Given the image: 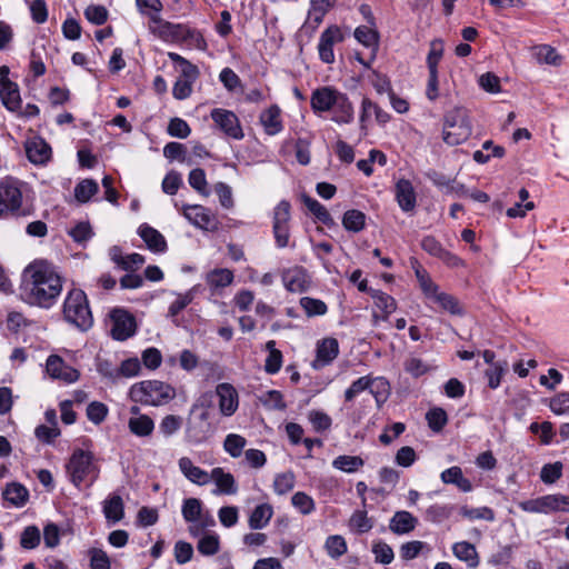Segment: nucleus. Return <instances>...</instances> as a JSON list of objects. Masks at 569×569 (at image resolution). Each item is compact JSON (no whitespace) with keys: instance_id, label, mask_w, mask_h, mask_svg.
<instances>
[{"instance_id":"nucleus-41","label":"nucleus","mask_w":569,"mask_h":569,"mask_svg":"<svg viewBox=\"0 0 569 569\" xmlns=\"http://www.w3.org/2000/svg\"><path fill=\"white\" fill-rule=\"evenodd\" d=\"M129 430L138 437L150 436L154 429V423L146 415L131 417L128 421Z\"/></svg>"},{"instance_id":"nucleus-15","label":"nucleus","mask_w":569,"mask_h":569,"mask_svg":"<svg viewBox=\"0 0 569 569\" xmlns=\"http://www.w3.org/2000/svg\"><path fill=\"white\" fill-rule=\"evenodd\" d=\"M28 160L33 164H46L52 154L50 144L41 137H32L24 143Z\"/></svg>"},{"instance_id":"nucleus-14","label":"nucleus","mask_w":569,"mask_h":569,"mask_svg":"<svg viewBox=\"0 0 569 569\" xmlns=\"http://www.w3.org/2000/svg\"><path fill=\"white\" fill-rule=\"evenodd\" d=\"M421 248L430 256L442 260L449 267L457 268L463 264L462 260L458 256L445 249L432 236H426L422 238Z\"/></svg>"},{"instance_id":"nucleus-18","label":"nucleus","mask_w":569,"mask_h":569,"mask_svg":"<svg viewBox=\"0 0 569 569\" xmlns=\"http://www.w3.org/2000/svg\"><path fill=\"white\" fill-rule=\"evenodd\" d=\"M339 353V343L335 338H325L317 343L315 368H321L333 361Z\"/></svg>"},{"instance_id":"nucleus-27","label":"nucleus","mask_w":569,"mask_h":569,"mask_svg":"<svg viewBox=\"0 0 569 569\" xmlns=\"http://www.w3.org/2000/svg\"><path fill=\"white\" fill-rule=\"evenodd\" d=\"M452 553L460 561L466 562L468 568L475 569L480 563L476 547L468 541H459L452 545Z\"/></svg>"},{"instance_id":"nucleus-12","label":"nucleus","mask_w":569,"mask_h":569,"mask_svg":"<svg viewBox=\"0 0 569 569\" xmlns=\"http://www.w3.org/2000/svg\"><path fill=\"white\" fill-rule=\"evenodd\" d=\"M187 27V24L173 23L160 18L154 19V24H149V30L166 42L181 43L184 38Z\"/></svg>"},{"instance_id":"nucleus-51","label":"nucleus","mask_w":569,"mask_h":569,"mask_svg":"<svg viewBox=\"0 0 569 569\" xmlns=\"http://www.w3.org/2000/svg\"><path fill=\"white\" fill-rule=\"evenodd\" d=\"M138 11L147 16L150 24H154V19H160V12L163 8L160 0H136Z\"/></svg>"},{"instance_id":"nucleus-33","label":"nucleus","mask_w":569,"mask_h":569,"mask_svg":"<svg viewBox=\"0 0 569 569\" xmlns=\"http://www.w3.org/2000/svg\"><path fill=\"white\" fill-rule=\"evenodd\" d=\"M273 516V508L269 503L258 505L250 513L248 525L253 530L263 529Z\"/></svg>"},{"instance_id":"nucleus-7","label":"nucleus","mask_w":569,"mask_h":569,"mask_svg":"<svg viewBox=\"0 0 569 569\" xmlns=\"http://www.w3.org/2000/svg\"><path fill=\"white\" fill-rule=\"evenodd\" d=\"M290 210L291 204L287 200H281L273 209L272 233L276 246L280 249L289 246L290 239Z\"/></svg>"},{"instance_id":"nucleus-43","label":"nucleus","mask_w":569,"mask_h":569,"mask_svg":"<svg viewBox=\"0 0 569 569\" xmlns=\"http://www.w3.org/2000/svg\"><path fill=\"white\" fill-rule=\"evenodd\" d=\"M342 226L351 232H360L366 226V214L357 209L347 210L342 217Z\"/></svg>"},{"instance_id":"nucleus-29","label":"nucleus","mask_w":569,"mask_h":569,"mask_svg":"<svg viewBox=\"0 0 569 569\" xmlns=\"http://www.w3.org/2000/svg\"><path fill=\"white\" fill-rule=\"evenodd\" d=\"M440 479L446 485H455L462 492L472 490L471 481L462 473V469L458 466L450 467L440 473Z\"/></svg>"},{"instance_id":"nucleus-6","label":"nucleus","mask_w":569,"mask_h":569,"mask_svg":"<svg viewBox=\"0 0 569 569\" xmlns=\"http://www.w3.org/2000/svg\"><path fill=\"white\" fill-rule=\"evenodd\" d=\"M67 472L71 482L76 487H80V485L88 478L94 480L98 477L99 470L93 463V456L90 451L77 449L73 451L67 463Z\"/></svg>"},{"instance_id":"nucleus-28","label":"nucleus","mask_w":569,"mask_h":569,"mask_svg":"<svg viewBox=\"0 0 569 569\" xmlns=\"http://www.w3.org/2000/svg\"><path fill=\"white\" fill-rule=\"evenodd\" d=\"M139 236L151 251L162 253L167 250V241L157 229L142 224L139 228Z\"/></svg>"},{"instance_id":"nucleus-2","label":"nucleus","mask_w":569,"mask_h":569,"mask_svg":"<svg viewBox=\"0 0 569 569\" xmlns=\"http://www.w3.org/2000/svg\"><path fill=\"white\" fill-rule=\"evenodd\" d=\"M36 213L34 193L30 186L17 178L0 180V220H24Z\"/></svg>"},{"instance_id":"nucleus-44","label":"nucleus","mask_w":569,"mask_h":569,"mask_svg":"<svg viewBox=\"0 0 569 569\" xmlns=\"http://www.w3.org/2000/svg\"><path fill=\"white\" fill-rule=\"evenodd\" d=\"M323 548L327 555L332 559H338L348 551L347 541L341 535L329 536L325 541Z\"/></svg>"},{"instance_id":"nucleus-5","label":"nucleus","mask_w":569,"mask_h":569,"mask_svg":"<svg viewBox=\"0 0 569 569\" xmlns=\"http://www.w3.org/2000/svg\"><path fill=\"white\" fill-rule=\"evenodd\" d=\"M216 403L219 405L221 415L231 416L239 406L238 393H203L193 406L192 413L206 421L211 417Z\"/></svg>"},{"instance_id":"nucleus-50","label":"nucleus","mask_w":569,"mask_h":569,"mask_svg":"<svg viewBox=\"0 0 569 569\" xmlns=\"http://www.w3.org/2000/svg\"><path fill=\"white\" fill-rule=\"evenodd\" d=\"M453 507L450 505L435 503L427 508L425 518L432 523H440L447 520L452 513Z\"/></svg>"},{"instance_id":"nucleus-26","label":"nucleus","mask_w":569,"mask_h":569,"mask_svg":"<svg viewBox=\"0 0 569 569\" xmlns=\"http://www.w3.org/2000/svg\"><path fill=\"white\" fill-rule=\"evenodd\" d=\"M0 99L7 110L17 112L21 108L19 87L14 82H0Z\"/></svg>"},{"instance_id":"nucleus-24","label":"nucleus","mask_w":569,"mask_h":569,"mask_svg":"<svg viewBox=\"0 0 569 569\" xmlns=\"http://www.w3.org/2000/svg\"><path fill=\"white\" fill-rule=\"evenodd\" d=\"M390 386L383 377L365 376L357 379L346 391H389Z\"/></svg>"},{"instance_id":"nucleus-19","label":"nucleus","mask_w":569,"mask_h":569,"mask_svg":"<svg viewBox=\"0 0 569 569\" xmlns=\"http://www.w3.org/2000/svg\"><path fill=\"white\" fill-rule=\"evenodd\" d=\"M210 481H213L217 489L214 495H236L238 486L232 473L224 471L221 467H216L210 471Z\"/></svg>"},{"instance_id":"nucleus-1","label":"nucleus","mask_w":569,"mask_h":569,"mask_svg":"<svg viewBox=\"0 0 569 569\" xmlns=\"http://www.w3.org/2000/svg\"><path fill=\"white\" fill-rule=\"evenodd\" d=\"M61 291L62 278L52 264L40 261L26 268L21 295L28 303L48 309L56 303Z\"/></svg>"},{"instance_id":"nucleus-61","label":"nucleus","mask_w":569,"mask_h":569,"mask_svg":"<svg viewBox=\"0 0 569 569\" xmlns=\"http://www.w3.org/2000/svg\"><path fill=\"white\" fill-rule=\"evenodd\" d=\"M433 368V366L417 357H410L405 362L406 371L415 378H418L429 372Z\"/></svg>"},{"instance_id":"nucleus-23","label":"nucleus","mask_w":569,"mask_h":569,"mask_svg":"<svg viewBox=\"0 0 569 569\" xmlns=\"http://www.w3.org/2000/svg\"><path fill=\"white\" fill-rule=\"evenodd\" d=\"M331 120L337 123H350L353 120V106L346 93L340 92L331 109Z\"/></svg>"},{"instance_id":"nucleus-30","label":"nucleus","mask_w":569,"mask_h":569,"mask_svg":"<svg viewBox=\"0 0 569 569\" xmlns=\"http://www.w3.org/2000/svg\"><path fill=\"white\" fill-rule=\"evenodd\" d=\"M2 497L12 507L21 508L29 499V491L19 482H11L6 486Z\"/></svg>"},{"instance_id":"nucleus-38","label":"nucleus","mask_w":569,"mask_h":569,"mask_svg":"<svg viewBox=\"0 0 569 569\" xmlns=\"http://www.w3.org/2000/svg\"><path fill=\"white\" fill-rule=\"evenodd\" d=\"M410 266L415 271V274L417 277V280L420 284L421 290L428 297L429 295H436V290L438 289V286L431 280L426 269L422 268L420 262L417 258L411 257L410 258Z\"/></svg>"},{"instance_id":"nucleus-16","label":"nucleus","mask_w":569,"mask_h":569,"mask_svg":"<svg viewBox=\"0 0 569 569\" xmlns=\"http://www.w3.org/2000/svg\"><path fill=\"white\" fill-rule=\"evenodd\" d=\"M340 94V91L332 87H322L316 89L310 99L311 108L315 112L331 111L335 101Z\"/></svg>"},{"instance_id":"nucleus-58","label":"nucleus","mask_w":569,"mask_h":569,"mask_svg":"<svg viewBox=\"0 0 569 569\" xmlns=\"http://www.w3.org/2000/svg\"><path fill=\"white\" fill-rule=\"evenodd\" d=\"M296 485V477L293 472L287 471L279 473L273 480V490L277 495L282 496L290 492Z\"/></svg>"},{"instance_id":"nucleus-32","label":"nucleus","mask_w":569,"mask_h":569,"mask_svg":"<svg viewBox=\"0 0 569 569\" xmlns=\"http://www.w3.org/2000/svg\"><path fill=\"white\" fill-rule=\"evenodd\" d=\"M355 38L365 47L371 49V60H375L379 47V34L375 27L359 26L355 30Z\"/></svg>"},{"instance_id":"nucleus-47","label":"nucleus","mask_w":569,"mask_h":569,"mask_svg":"<svg viewBox=\"0 0 569 569\" xmlns=\"http://www.w3.org/2000/svg\"><path fill=\"white\" fill-rule=\"evenodd\" d=\"M429 299L435 300L438 302L442 309L447 310L451 315H462L463 310L459 303V301L451 295H448L446 292H439L438 289L436 290V295H429Z\"/></svg>"},{"instance_id":"nucleus-37","label":"nucleus","mask_w":569,"mask_h":569,"mask_svg":"<svg viewBox=\"0 0 569 569\" xmlns=\"http://www.w3.org/2000/svg\"><path fill=\"white\" fill-rule=\"evenodd\" d=\"M532 56L540 64L559 66L562 61V57L549 44L535 46L532 48Z\"/></svg>"},{"instance_id":"nucleus-8","label":"nucleus","mask_w":569,"mask_h":569,"mask_svg":"<svg viewBox=\"0 0 569 569\" xmlns=\"http://www.w3.org/2000/svg\"><path fill=\"white\" fill-rule=\"evenodd\" d=\"M211 119L227 137L234 140H241L243 138L244 134L240 121L234 112L216 108L211 111Z\"/></svg>"},{"instance_id":"nucleus-55","label":"nucleus","mask_w":569,"mask_h":569,"mask_svg":"<svg viewBox=\"0 0 569 569\" xmlns=\"http://www.w3.org/2000/svg\"><path fill=\"white\" fill-rule=\"evenodd\" d=\"M269 355L266 359L264 369L269 373H276L280 370L282 365V353L276 349V341L270 340L266 343Z\"/></svg>"},{"instance_id":"nucleus-25","label":"nucleus","mask_w":569,"mask_h":569,"mask_svg":"<svg viewBox=\"0 0 569 569\" xmlns=\"http://www.w3.org/2000/svg\"><path fill=\"white\" fill-rule=\"evenodd\" d=\"M260 123L262 124L264 132L269 136H274L282 131L283 126L281 121L280 108L273 104L261 112Z\"/></svg>"},{"instance_id":"nucleus-11","label":"nucleus","mask_w":569,"mask_h":569,"mask_svg":"<svg viewBox=\"0 0 569 569\" xmlns=\"http://www.w3.org/2000/svg\"><path fill=\"white\" fill-rule=\"evenodd\" d=\"M345 40L343 33L338 26H330L322 31L318 42L319 58L325 63L335 62L333 46Z\"/></svg>"},{"instance_id":"nucleus-31","label":"nucleus","mask_w":569,"mask_h":569,"mask_svg":"<svg viewBox=\"0 0 569 569\" xmlns=\"http://www.w3.org/2000/svg\"><path fill=\"white\" fill-rule=\"evenodd\" d=\"M541 513L569 512V496L561 493L541 496Z\"/></svg>"},{"instance_id":"nucleus-53","label":"nucleus","mask_w":569,"mask_h":569,"mask_svg":"<svg viewBox=\"0 0 569 569\" xmlns=\"http://www.w3.org/2000/svg\"><path fill=\"white\" fill-rule=\"evenodd\" d=\"M371 551L375 556V561L381 565H389L395 559V552L392 548L382 540H376L372 542Z\"/></svg>"},{"instance_id":"nucleus-48","label":"nucleus","mask_w":569,"mask_h":569,"mask_svg":"<svg viewBox=\"0 0 569 569\" xmlns=\"http://www.w3.org/2000/svg\"><path fill=\"white\" fill-rule=\"evenodd\" d=\"M246 446L247 439L238 433L227 435L223 441L224 451L232 458H239Z\"/></svg>"},{"instance_id":"nucleus-54","label":"nucleus","mask_w":569,"mask_h":569,"mask_svg":"<svg viewBox=\"0 0 569 569\" xmlns=\"http://www.w3.org/2000/svg\"><path fill=\"white\" fill-rule=\"evenodd\" d=\"M99 190L98 183L92 179L80 181L74 188V197L79 202H88Z\"/></svg>"},{"instance_id":"nucleus-10","label":"nucleus","mask_w":569,"mask_h":569,"mask_svg":"<svg viewBox=\"0 0 569 569\" xmlns=\"http://www.w3.org/2000/svg\"><path fill=\"white\" fill-rule=\"evenodd\" d=\"M46 372L50 378L64 383H73L79 380L80 372L68 365L60 356L50 355L46 361Z\"/></svg>"},{"instance_id":"nucleus-35","label":"nucleus","mask_w":569,"mask_h":569,"mask_svg":"<svg viewBox=\"0 0 569 569\" xmlns=\"http://www.w3.org/2000/svg\"><path fill=\"white\" fill-rule=\"evenodd\" d=\"M233 279V272L227 268H216L206 274V282L213 290L230 286Z\"/></svg>"},{"instance_id":"nucleus-59","label":"nucleus","mask_w":569,"mask_h":569,"mask_svg":"<svg viewBox=\"0 0 569 569\" xmlns=\"http://www.w3.org/2000/svg\"><path fill=\"white\" fill-rule=\"evenodd\" d=\"M41 540L40 530L37 526H28L23 529L20 536V546L23 549H34L39 546Z\"/></svg>"},{"instance_id":"nucleus-21","label":"nucleus","mask_w":569,"mask_h":569,"mask_svg":"<svg viewBox=\"0 0 569 569\" xmlns=\"http://www.w3.org/2000/svg\"><path fill=\"white\" fill-rule=\"evenodd\" d=\"M417 526L418 519L406 510L396 511L389 520V529L398 536L410 533Z\"/></svg>"},{"instance_id":"nucleus-42","label":"nucleus","mask_w":569,"mask_h":569,"mask_svg":"<svg viewBox=\"0 0 569 569\" xmlns=\"http://www.w3.org/2000/svg\"><path fill=\"white\" fill-rule=\"evenodd\" d=\"M197 550L204 557H211L220 550V537L216 532L202 535L197 543Z\"/></svg>"},{"instance_id":"nucleus-34","label":"nucleus","mask_w":569,"mask_h":569,"mask_svg":"<svg viewBox=\"0 0 569 569\" xmlns=\"http://www.w3.org/2000/svg\"><path fill=\"white\" fill-rule=\"evenodd\" d=\"M181 513L186 522H197L204 519V516H211L209 511L203 510L202 502L198 498L184 499Z\"/></svg>"},{"instance_id":"nucleus-17","label":"nucleus","mask_w":569,"mask_h":569,"mask_svg":"<svg viewBox=\"0 0 569 569\" xmlns=\"http://www.w3.org/2000/svg\"><path fill=\"white\" fill-rule=\"evenodd\" d=\"M395 196L402 211L409 212L416 208L417 196L411 181L399 179L395 186Z\"/></svg>"},{"instance_id":"nucleus-13","label":"nucleus","mask_w":569,"mask_h":569,"mask_svg":"<svg viewBox=\"0 0 569 569\" xmlns=\"http://www.w3.org/2000/svg\"><path fill=\"white\" fill-rule=\"evenodd\" d=\"M183 217L194 227L203 230H214L217 219L210 209L200 204H186L183 207Z\"/></svg>"},{"instance_id":"nucleus-39","label":"nucleus","mask_w":569,"mask_h":569,"mask_svg":"<svg viewBox=\"0 0 569 569\" xmlns=\"http://www.w3.org/2000/svg\"><path fill=\"white\" fill-rule=\"evenodd\" d=\"M302 201L306 208L315 216L318 221L326 224L327 227L335 226V220L332 219L331 214L327 208L318 200L309 196H303Z\"/></svg>"},{"instance_id":"nucleus-20","label":"nucleus","mask_w":569,"mask_h":569,"mask_svg":"<svg viewBox=\"0 0 569 569\" xmlns=\"http://www.w3.org/2000/svg\"><path fill=\"white\" fill-rule=\"evenodd\" d=\"M102 512L108 523L120 522L124 518V502L121 496L110 493L102 502Z\"/></svg>"},{"instance_id":"nucleus-9","label":"nucleus","mask_w":569,"mask_h":569,"mask_svg":"<svg viewBox=\"0 0 569 569\" xmlns=\"http://www.w3.org/2000/svg\"><path fill=\"white\" fill-rule=\"evenodd\" d=\"M113 339L123 341L136 333V319L124 309L116 308L110 312Z\"/></svg>"},{"instance_id":"nucleus-36","label":"nucleus","mask_w":569,"mask_h":569,"mask_svg":"<svg viewBox=\"0 0 569 569\" xmlns=\"http://www.w3.org/2000/svg\"><path fill=\"white\" fill-rule=\"evenodd\" d=\"M282 281L286 289L290 292H302L307 288L306 274L302 268L284 271Z\"/></svg>"},{"instance_id":"nucleus-56","label":"nucleus","mask_w":569,"mask_h":569,"mask_svg":"<svg viewBox=\"0 0 569 569\" xmlns=\"http://www.w3.org/2000/svg\"><path fill=\"white\" fill-rule=\"evenodd\" d=\"M291 505L303 516L312 513L316 509L313 498L303 491H298L291 497Z\"/></svg>"},{"instance_id":"nucleus-60","label":"nucleus","mask_w":569,"mask_h":569,"mask_svg":"<svg viewBox=\"0 0 569 569\" xmlns=\"http://www.w3.org/2000/svg\"><path fill=\"white\" fill-rule=\"evenodd\" d=\"M194 298L193 291L189 290L186 293L178 295L177 299L171 302L168 310V316L172 318V321L178 325L174 319L187 306H189Z\"/></svg>"},{"instance_id":"nucleus-22","label":"nucleus","mask_w":569,"mask_h":569,"mask_svg":"<svg viewBox=\"0 0 569 569\" xmlns=\"http://www.w3.org/2000/svg\"><path fill=\"white\" fill-rule=\"evenodd\" d=\"M181 473L192 483L206 486L210 482V472L196 466L188 457H182L178 461Z\"/></svg>"},{"instance_id":"nucleus-62","label":"nucleus","mask_w":569,"mask_h":569,"mask_svg":"<svg viewBox=\"0 0 569 569\" xmlns=\"http://www.w3.org/2000/svg\"><path fill=\"white\" fill-rule=\"evenodd\" d=\"M91 569H110L111 562L107 552L99 548H91L88 551Z\"/></svg>"},{"instance_id":"nucleus-63","label":"nucleus","mask_w":569,"mask_h":569,"mask_svg":"<svg viewBox=\"0 0 569 569\" xmlns=\"http://www.w3.org/2000/svg\"><path fill=\"white\" fill-rule=\"evenodd\" d=\"M368 79L377 93L383 94V93H390L392 92V86L389 80V78L386 74H382L376 70H371L370 74L368 76Z\"/></svg>"},{"instance_id":"nucleus-3","label":"nucleus","mask_w":569,"mask_h":569,"mask_svg":"<svg viewBox=\"0 0 569 569\" xmlns=\"http://www.w3.org/2000/svg\"><path fill=\"white\" fill-rule=\"evenodd\" d=\"M63 319L80 331L89 330L93 317L87 295L81 289H72L67 293L62 306Z\"/></svg>"},{"instance_id":"nucleus-46","label":"nucleus","mask_w":569,"mask_h":569,"mask_svg":"<svg viewBox=\"0 0 569 569\" xmlns=\"http://www.w3.org/2000/svg\"><path fill=\"white\" fill-rule=\"evenodd\" d=\"M349 529L357 533H366L373 527V521L368 517L366 510H356L348 522Z\"/></svg>"},{"instance_id":"nucleus-57","label":"nucleus","mask_w":569,"mask_h":569,"mask_svg":"<svg viewBox=\"0 0 569 569\" xmlns=\"http://www.w3.org/2000/svg\"><path fill=\"white\" fill-rule=\"evenodd\" d=\"M188 182L192 189L202 196H209L208 182L206 172L201 168L192 169L188 176Z\"/></svg>"},{"instance_id":"nucleus-4","label":"nucleus","mask_w":569,"mask_h":569,"mask_svg":"<svg viewBox=\"0 0 569 569\" xmlns=\"http://www.w3.org/2000/svg\"><path fill=\"white\" fill-rule=\"evenodd\" d=\"M472 133L469 112L463 107H455L443 116L442 139L449 146L465 142Z\"/></svg>"},{"instance_id":"nucleus-40","label":"nucleus","mask_w":569,"mask_h":569,"mask_svg":"<svg viewBox=\"0 0 569 569\" xmlns=\"http://www.w3.org/2000/svg\"><path fill=\"white\" fill-rule=\"evenodd\" d=\"M509 371V363L507 360H498L491 367H488L485 370V377L488 381V387L490 389H497L500 386L501 379Z\"/></svg>"},{"instance_id":"nucleus-52","label":"nucleus","mask_w":569,"mask_h":569,"mask_svg":"<svg viewBox=\"0 0 569 569\" xmlns=\"http://www.w3.org/2000/svg\"><path fill=\"white\" fill-rule=\"evenodd\" d=\"M363 460L358 456H338L333 461V468L343 472L352 473L359 470L363 466Z\"/></svg>"},{"instance_id":"nucleus-45","label":"nucleus","mask_w":569,"mask_h":569,"mask_svg":"<svg viewBox=\"0 0 569 569\" xmlns=\"http://www.w3.org/2000/svg\"><path fill=\"white\" fill-rule=\"evenodd\" d=\"M459 513L461 515V517H463L470 521L486 520V521L492 522L496 519L495 511L491 508L486 507V506L478 507V508L462 506L459 510Z\"/></svg>"},{"instance_id":"nucleus-64","label":"nucleus","mask_w":569,"mask_h":569,"mask_svg":"<svg viewBox=\"0 0 569 569\" xmlns=\"http://www.w3.org/2000/svg\"><path fill=\"white\" fill-rule=\"evenodd\" d=\"M375 306L386 313V316L392 313L396 308L397 303L396 300L388 293L382 291H375L372 295Z\"/></svg>"},{"instance_id":"nucleus-49","label":"nucleus","mask_w":569,"mask_h":569,"mask_svg":"<svg viewBox=\"0 0 569 569\" xmlns=\"http://www.w3.org/2000/svg\"><path fill=\"white\" fill-rule=\"evenodd\" d=\"M299 303L309 318L325 316L328 312L326 302L320 299L302 297Z\"/></svg>"}]
</instances>
